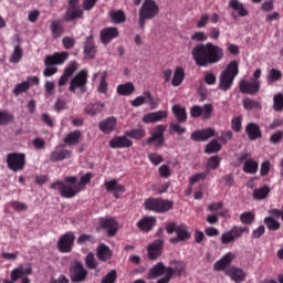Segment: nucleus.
I'll list each match as a JSON object with an SVG mask.
<instances>
[{
  "mask_svg": "<svg viewBox=\"0 0 283 283\" xmlns=\"http://www.w3.org/2000/svg\"><path fill=\"white\" fill-rule=\"evenodd\" d=\"M192 59L198 67L216 65L224 59V50L211 42L197 44L191 51Z\"/></svg>",
  "mask_w": 283,
  "mask_h": 283,
  "instance_id": "obj_1",
  "label": "nucleus"
},
{
  "mask_svg": "<svg viewBox=\"0 0 283 283\" xmlns=\"http://www.w3.org/2000/svg\"><path fill=\"white\" fill-rule=\"evenodd\" d=\"M76 177L67 176L64 180H57L50 185V189L59 191L62 198H75L83 190L85 185L92 180V174L87 172L81 177L80 182H77Z\"/></svg>",
  "mask_w": 283,
  "mask_h": 283,
  "instance_id": "obj_2",
  "label": "nucleus"
},
{
  "mask_svg": "<svg viewBox=\"0 0 283 283\" xmlns=\"http://www.w3.org/2000/svg\"><path fill=\"white\" fill-rule=\"evenodd\" d=\"M240 73L238 62L232 61L228 64L224 71H222L219 80V90L222 92H229L231 90V85H233V81H235V76Z\"/></svg>",
  "mask_w": 283,
  "mask_h": 283,
  "instance_id": "obj_3",
  "label": "nucleus"
},
{
  "mask_svg": "<svg viewBox=\"0 0 283 283\" xmlns=\"http://www.w3.org/2000/svg\"><path fill=\"white\" fill-rule=\"evenodd\" d=\"M160 9L158 8V4H156V1L154 0H144L140 9H139V28L142 30H145V23L146 21H149L157 17Z\"/></svg>",
  "mask_w": 283,
  "mask_h": 283,
  "instance_id": "obj_4",
  "label": "nucleus"
},
{
  "mask_svg": "<svg viewBox=\"0 0 283 283\" xmlns=\"http://www.w3.org/2000/svg\"><path fill=\"white\" fill-rule=\"evenodd\" d=\"M144 207L146 211H154V213H167L174 209V202L163 198L150 197L145 200Z\"/></svg>",
  "mask_w": 283,
  "mask_h": 283,
  "instance_id": "obj_5",
  "label": "nucleus"
},
{
  "mask_svg": "<svg viewBox=\"0 0 283 283\" xmlns=\"http://www.w3.org/2000/svg\"><path fill=\"white\" fill-rule=\"evenodd\" d=\"M165 132H167V125H157L144 145H154L155 149H160L165 145Z\"/></svg>",
  "mask_w": 283,
  "mask_h": 283,
  "instance_id": "obj_6",
  "label": "nucleus"
},
{
  "mask_svg": "<svg viewBox=\"0 0 283 283\" xmlns=\"http://www.w3.org/2000/svg\"><path fill=\"white\" fill-rule=\"evenodd\" d=\"M244 233H250L249 227L233 226L231 230L221 234V244H233V242H235V240H240Z\"/></svg>",
  "mask_w": 283,
  "mask_h": 283,
  "instance_id": "obj_7",
  "label": "nucleus"
},
{
  "mask_svg": "<svg viewBox=\"0 0 283 283\" xmlns=\"http://www.w3.org/2000/svg\"><path fill=\"white\" fill-rule=\"evenodd\" d=\"M7 167L10 171H23L25 169V154L10 153L7 155Z\"/></svg>",
  "mask_w": 283,
  "mask_h": 283,
  "instance_id": "obj_8",
  "label": "nucleus"
},
{
  "mask_svg": "<svg viewBox=\"0 0 283 283\" xmlns=\"http://www.w3.org/2000/svg\"><path fill=\"white\" fill-rule=\"evenodd\" d=\"M87 78L88 74L87 71L82 70L80 71L70 82V92H76V90H80L82 94H85L87 92Z\"/></svg>",
  "mask_w": 283,
  "mask_h": 283,
  "instance_id": "obj_9",
  "label": "nucleus"
},
{
  "mask_svg": "<svg viewBox=\"0 0 283 283\" xmlns=\"http://www.w3.org/2000/svg\"><path fill=\"white\" fill-rule=\"evenodd\" d=\"M24 275H32V269L30 266H19L11 271V281L8 279L3 280V283H30V279Z\"/></svg>",
  "mask_w": 283,
  "mask_h": 283,
  "instance_id": "obj_10",
  "label": "nucleus"
},
{
  "mask_svg": "<svg viewBox=\"0 0 283 283\" xmlns=\"http://www.w3.org/2000/svg\"><path fill=\"white\" fill-rule=\"evenodd\" d=\"M69 276L73 283L85 282L87 280V271L85 266H83V263L77 261L71 265Z\"/></svg>",
  "mask_w": 283,
  "mask_h": 283,
  "instance_id": "obj_11",
  "label": "nucleus"
},
{
  "mask_svg": "<svg viewBox=\"0 0 283 283\" xmlns=\"http://www.w3.org/2000/svg\"><path fill=\"white\" fill-rule=\"evenodd\" d=\"M75 240L76 235L72 231L62 234L57 240V249L60 253H72Z\"/></svg>",
  "mask_w": 283,
  "mask_h": 283,
  "instance_id": "obj_12",
  "label": "nucleus"
},
{
  "mask_svg": "<svg viewBox=\"0 0 283 283\" xmlns=\"http://www.w3.org/2000/svg\"><path fill=\"white\" fill-rule=\"evenodd\" d=\"M104 186L107 193H113V197L116 198V200L120 198V193H125L127 191L125 185L118 182L117 179H111L108 181H105Z\"/></svg>",
  "mask_w": 283,
  "mask_h": 283,
  "instance_id": "obj_13",
  "label": "nucleus"
},
{
  "mask_svg": "<svg viewBox=\"0 0 283 283\" xmlns=\"http://www.w3.org/2000/svg\"><path fill=\"white\" fill-rule=\"evenodd\" d=\"M67 158H72V151L65 149L64 144L56 146L54 150L50 153L51 163H61L67 160Z\"/></svg>",
  "mask_w": 283,
  "mask_h": 283,
  "instance_id": "obj_14",
  "label": "nucleus"
},
{
  "mask_svg": "<svg viewBox=\"0 0 283 283\" xmlns=\"http://www.w3.org/2000/svg\"><path fill=\"white\" fill-rule=\"evenodd\" d=\"M239 92H241V94H250V95L258 94L260 92V81L241 80L239 82Z\"/></svg>",
  "mask_w": 283,
  "mask_h": 283,
  "instance_id": "obj_15",
  "label": "nucleus"
},
{
  "mask_svg": "<svg viewBox=\"0 0 283 283\" xmlns=\"http://www.w3.org/2000/svg\"><path fill=\"white\" fill-rule=\"evenodd\" d=\"M216 136V129L208 127L203 129H198L191 133L190 138L195 143H205L209 140V138H213Z\"/></svg>",
  "mask_w": 283,
  "mask_h": 283,
  "instance_id": "obj_16",
  "label": "nucleus"
},
{
  "mask_svg": "<svg viewBox=\"0 0 283 283\" xmlns=\"http://www.w3.org/2000/svg\"><path fill=\"white\" fill-rule=\"evenodd\" d=\"M157 222L156 217L146 216L136 223V227L139 231L149 233V231H154V227H156Z\"/></svg>",
  "mask_w": 283,
  "mask_h": 283,
  "instance_id": "obj_17",
  "label": "nucleus"
},
{
  "mask_svg": "<svg viewBox=\"0 0 283 283\" xmlns=\"http://www.w3.org/2000/svg\"><path fill=\"white\" fill-rule=\"evenodd\" d=\"M67 56H70V54L67 52L54 53L53 55H46L44 59V65L46 67H50L53 65H63V63H65V61H67Z\"/></svg>",
  "mask_w": 283,
  "mask_h": 283,
  "instance_id": "obj_18",
  "label": "nucleus"
},
{
  "mask_svg": "<svg viewBox=\"0 0 283 283\" xmlns=\"http://www.w3.org/2000/svg\"><path fill=\"white\" fill-rule=\"evenodd\" d=\"M229 8L233 10L231 17L238 19V17H249V10L244 7V3L239 0H230Z\"/></svg>",
  "mask_w": 283,
  "mask_h": 283,
  "instance_id": "obj_19",
  "label": "nucleus"
},
{
  "mask_svg": "<svg viewBox=\"0 0 283 283\" xmlns=\"http://www.w3.org/2000/svg\"><path fill=\"white\" fill-rule=\"evenodd\" d=\"M134 145L132 139L127 138L126 135L124 136H116L109 140L111 149H127Z\"/></svg>",
  "mask_w": 283,
  "mask_h": 283,
  "instance_id": "obj_20",
  "label": "nucleus"
},
{
  "mask_svg": "<svg viewBox=\"0 0 283 283\" xmlns=\"http://www.w3.org/2000/svg\"><path fill=\"white\" fill-rule=\"evenodd\" d=\"M163 247H165V241L163 240H156L150 243L147 248L148 259L158 260L163 253Z\"/></svg>",
  "mask_w": 283,
  "mask_h": 283,
  "instance_id": "obj_21",
  "label": "nucleus"
},
{
  "mask_svg": "<svg viewBox=\"0 0 283 283\" xmlns=\"http://www.w3.org/2000/svg\"><path fill=\"white\" fill-rule=\"evenodd\" d=\"M118 28L108 27L99 32V38L102 43H104V45H107V43H109L113 39H118Z\"/></svg>",
  "mask_w": 283,
  "mask_h": 283,
  "instance_id": "obj_22",
  "label": "nucleus"
},
{
  "mask_svg": "<svg viewBox=\"0 0 283 283\" xmlns=\"http://www.w3.org/2000/svg\"><path fill=\"white\" fill-rule=\"evenodd\" d=\"M235 260V253L228 252L219 261L213 264V271H224L227 266H231V262Z\"/></svg>",
  "mask_w": 283,
  "mask_h": 283,
  "instance_id": "obj_23",
  "label": "nucleus"
},
{
  "mask_svg": "<svg viewBox=\"0 0 283 283\" xmlns=\"http://www.w3.org/2000/svg\"><path fill=\"white\" fill-rule=\"evenodd\" d=\"M85 59H94L96 56V44L94 43V35L86 36L84 42Z\"/></svg>",
  "mask_w": 283,
  "mask_h": 283,
  "instance_id": "obj_24",
  "label": "nucleus"
},
{
  "mask_svg": "<svg viewBox=\"0 0 283 283\" xmlns=\"http://www.w3.org/2000/svg\"><path fill=\"white\" fill-rule=\"evenodd\" d=\"M84 12L81 7H67L64 13V21H77V19H83Z\"/></svg>",
  "mask_w": 283,
  "mask_h": 283,
  "instance_id": "obj_25",
  "label": "nucleus"
},
{
  "mask_svg": "<svg viewBox=\"0 0 283 283\" xmlns=\"http://www.w3.org/2000/svg\"><path fill=\"white\" fill-rule=\"evenodd\" d=\"M167 118V112L166 111H158L145 114L143 116V123H146L147 125L151 123H159L160 120Z\"/></svg>",
  "mask_w": 283,
  "mask_h": 283,
  "instance_id": "obj_26",
  "label": "nucleus"
},
{
  "mask_svg": "<svg viewBox=\"0 0 283 283\" xmlns=\"http://www.w3.org/2000/svg\"><path fill=\"white\" fill-rule=\"evenodd\" d=\"M101 227L107 230L109 238H114L118 233V222L115 219L109 218L101 221Z\"/></svg>",
  "mask_w": 283,
  "mask_h": 283,
  "instance_id": "obj_27",
  "label": "nucleus"
},
{
  "mask_svg": "<svg viewBox=\"0 0 283 283\" xmlns=\"http://www.w3.org/2000/svg\"><path fill=\"white\" fill-rule=\"evenodd\" d=\"M245 134L249 140H258V138H262V130L260 129V125L255 123H249L245 126Z\"/></svg>",
  "mask_w": 283,
  "mask_h": 283,
  "instance_id": "obj_28",
  "label": "nucleus"
},
{
  "mask_svg": "<svg viewBox=\"0 0 283 283\" xmlns=\"http://www.w3.org/2000/svg\"><path fill=\"white\" fill-rule=\"evenodd\" d=\"M116 123H117L116 117L112 116L99 122L98 127L101 132H103L104 134H112V132L116 129Z\"/></svg>",
  "mask_w": 283,
  "mask_h": 283,
  "instance_id": "obj_29",
  "label": "nucleus"
},
{
  "mask_svg": "<svg viewBox=\"0 0 283 283\" xmlns=\"http://www.w3.org/2000/svg\"><path fill=\"white\" fill-rule=\"evenodd\" d=\"M227 275L235 283H242L247 280V273L240 268H230L227 271Z\"/></svg>",
  "mask_w": 283,
  "mask_h": 283,
  "instance_id": "obj_30",
  "label": "nucleus"
},
{
  "mask_svg": "<svg viewBox=\"0 0 283 283\" xmlns=\"http://www.w3.org/2000/svg\"><path fill=\"white\" fill-rule=\"evenodd\" d=\"M97 260L101 262H107V260H112V256L114 255L112 253V250L109 247H107L105 243H102L97 247Z\"/></svg>",
  "mask_w": 283,
  "mask_h": 283,
  "instance_id": "obj_31",
  "label": "nucleus"
},
{
  "mask_svg": "<svg viewBox=\"0 0 283 283\" xmlns=\"http://www.w3.org/2000/svg\"><path fill=\"white\" fill-rule=\"evenodd\" d=\"M165 273H167V268H165L163 262H159L148 271L147 279L156 280V277H160V275H165Z\"/></svg>",
  "mask_w": 283,
  "mask_h": 283,
  "instance_id": "obj_32",
  "label": "nucleus"
},
{
  "mask_svg": "<svg viewBox=\"0 0 283 283\" xmlns=\"http://www.w3.org/2000/svg\"><path fill=\"white\" fill-rule=\"evenodd\" d=\"M81 138H83V133L81 130H72L65 135L63 143L65 145H78L81 143Z\"/></svg>",
  "mask_w": 283,
  "mask_h": 283,
  "instance_id": "obj_33",
  "label": "nucleus"
},
{
  "mask_svg": "<svg viewBox=\"0 0 283 283\" xmlns=\"http://www.w3.org/2000/svg\"><path fill=\"white\" fill-rule=\"evenodd\" d=\"M50 30H51V36L53 39H61V36H63L65 32V28L63 27V24H61L59 20L51 21Z\"/></svg>",
  "mask_w": 283,
  "mask_h": 283,
  "instance_id": "obj_34",
  "label": "nucleus"
},
{
  "mask_svg": "<svg viewBox=\"0 0 283 283\" xmlns=\"http://www.w3.org/2000/svg\"><path fill=\"white\" fill-rule=\"evenodd\" d=\"M104 108H105V103L95 102V103L88 104V105L84 108V112H85V114H87L88 116H96V114H101V112H103Z\"/></svg>",
  "mask_w": 283,
  "mask_h": 283,
  "instance_id": "obj_35",
  "label": "nucleus"
},
{
  "mask_svg": "<svg viewBox=\"0 0 283 283\" xmlns=\"http://www.w3.org/2000/svg\"><path fill=\"white\" fill-rule=\"evenodd\" d=\"M136 92V86H134V83L127 82L125 84H119L117 86V94L119 96H132Z\"/></svg>",
  "mask_w": 283,
  "mask_h": 283,
  "instance_id": "obj_36",
  "label": "nucleus"
},
{
  "mask_svg": "<svg viewBox=\"0 0 283 283\" xmlns=\"http://www.w3.org/2000/svg\"><path fill=\"white\" fill-rule=\"evenodd\" d=\"M171 109L177 123H187V108L176 104Z\"/></svg>",
  "mask_w": 283,
  "mask_h": 283,
  "instance_id": "obj_37",
  "label": "nucleus"
},
{
  "mask_svg": "<svg viewBox=\"0 0 283 283\" xmlns=\"http://www.w3.org/2000/svg\"><path fill=\"white\" fill-rule=\"evenodd\" d=\"M124 134L125 136H127V138H133V140H143V138L147 136V130H145V128L143 127H139V128L126 130Z\"/></svg>",
  "mask_w": 283,
  "mask_h": 283,
  "instance_id": "obj_38",
  "label": "nucleus"
},
{
  "mask_svg": "<svg viewBox=\"0 0 283 283\" xmlns=\"http://www.w3.org/2000/svg\"><path fill=\"white\" fill-rule=\"evenodd\" d=\"M112 23L120 25V23H125L127 21V17L125 15V11L117 10V11H109L108 13Z\"/></svg>",
  "mask_w": 283,
  "mask_h": 283,
  "instance_id": "obj_39",
  "label": "nucleus"
},
{
  "mask_svg": "<svg viewBox=\"0 0 283 283\" xmlns=\"http://www.w3.org/2000/svg\"><path fill=\"white\" fill-rule=\"evenodd\" d=\"M185 81V69L184 67H176L171 84L174 87H178L179 85H182V82Z\"/></svg>",
  "mask_w": 283,
  "mask_h": 283,
  "instance_id": "obj_40",
  "label": "nucleus"
},
{
  "mask_svg": "<svg viewBox=\"0 0 283 283\" xmlns=\"http://www.w3.org/2000/svg\"><path fill=\"white\" fill-rule=\"evenodd\" d=\"M176 235L178 237V240H181V242L191 240V232H189L186 224H180L177 227Z\"/></svg>",
  "mask_w": 283,
  "mask_h": 283,
  "instance_id": "obj_41",
  "label": "nucleus"
},
{
  "mask_svg": "<svg viewBox=\"0 0 283 283\" xmlns=\"http://www.w3.org/2000/svg\"><path fill=\"white\" fill-rule=\"evenodd\" d=\"M97 92L98 94H107L109 92V84L107 83V73H103L99 83L97 85Z\"/></svg>",
  "mask_w": 283,
  "mask_h": 283,
  "instance_id": "obj_42",
  "label": "nucleus"
},
{
  "mask_svg": "<svg viewBox=\"0 0 283 283\" xmlns=\"http://www.w3.org/2000/svg\"><path fill=\"white\" fill-rule=\"evenodd\" d=\"M259 164L253 159H248L243 164L244 174H258Z\"/></svg>",
  "mask_w": 283,
  "mask_h": 283,
  "instance_id": "obj_43",
  "label": "nucleus"
},
{
  "mask_svg": "<svg viewBox=\"0 0 283 283\" xmlns=\"http://www.w3.org/2000/svg\"><path fill=\"white\" fill-rule=\"evenodd\" d=\"M269 193H271V188H269V186H263L253 191V199L254 200H264V198H266V196H269Z\"/></svg>",
  "mask_w": 283,
  "mask_h": 283,
  "instance_id": "obj_44",
  "label": "nucleus"
},
{
  "mask_svg": "<svg viewBox=\"0 0 283 283\" xmlns=\"http://www.w3.org/2000/svg\"><path fill=\"white\" fill-rule=\"evenodd\" d=\"M222 149V145L218 143V140L212 139L208 145H206L205 153L206 154H218Z\"/></svg>",
  "mask_w": 283,
  "mask_h": 283,
  "instance_id": "obj_45",
  "label": "nucleus"
},
{
  "mask_svg": "<svg viewBox=\"0 0 283 283\" xmlns=\"http://www.w3.org/2000/svg\"><path fill=\"white\" fill-rule=\"evenodd\" d=\"M276 81H282V71L272 69L268 74V83L272 85V83H276Z\"/></svg>",
  "mask_w": 283,
  "mask_h": 283,
  "instance_id": "obj_46",
  "label": "nucleus"
},
{
  "mask_svg": "<svg viewBox=\"0 0 283 283\" xmlns=\"http://www.w3.org/2000/svg\"><path fill=\"white\" fill-rule=\"evenodd\" d=\"M243 107L244 109H262V104L255 99L245 97L243 98Z\"/></svg>",
  "mask_w": 283,
  "mask_h": 283,
  "instance_id": "obj_47",
  "label": "nucleus"
},
{
  "mask_svg": "<svg viewBox=\"0 0 283 283\" xmlns=\"http://www.w3.org/2000/svg\"><path fill=\"white\" fill-rule=\"evenodd\" d=\"M213 116V104H205L201 106L202 120H209Z\"/></svg>",
  "mask_w": 283,
  "mask_h": 283,
  "instance_id": "obj_48",
  "label": "nucleus"
},
{
  "mask_svg": "<svg viewBox=\"0 0 283 283\" xmlns=\"http://www.w3.org/2000/svg\"><path fill=\"white\" fill-rule=\"evenodd\" d=\"M264 224L270 231H277L281 227L280 221L275 220L273 217H265Z\"/></svg>",
  "mask_w": 283,
  "mask_h": 283,
  "instance_id": "obj_49",
  "label": "nucleus"
},
{
  "mask_svg": "<svg viewBox=\"0 0 283 283\" xmlns=\"http://www.w3.org/2000/svg\"><path fill=\"white\" fill-rule=\"evenodd\" d=\"M85 264L86 269H90L91 271L96 270L98 266V261H96V258L94 256V253L90 252L85 258Z\"/></svg>",
  "mask_w": 283,
  "mask_h": 283,
  "instance_id": "obj_50",
  "label": "nucleus"
},
{
  "mask_svg": "<svg viewBox=\"0 0 283 283\" xmlns=\"http://www.w3.org/2000/svg\"><path fill=\"white\" fill-rule=\"evenodd\" d=\"M242 224H253L255 222V213L248 211L240 214Z\"/></svg>",
  "mask_w": 283,
  "mask_h": 283,
  "instance_id": "obj_51",
  "label": "nucleus"
},
{
  "mask_svg": "<svg viewBox=\"0 0 283 283\" xmlns=\"http://www.w3.org/2000/svg\"><path fill=\"white\" fill-rule=\"evenodd\" d=\"M273 109L274 112H282L283 109V94L277 93L273 97Z\"/></svg>",
  "mask_w": 283,
  "mask_h": 283,
  "instance_id": "obj_52",
  "label": "nucleus"
},
{
  "mask_svg": "<svg viewBox=\"0 0 283 283\" xmlns=\"http://www.w3.org/2000/svg\"><path fill=\"white\" fill-rule=\"evenodd\" d=\"M30 90V82H21L17 84L13 88L14 96H19V94H23V92H28Z\"/></svg>",
  "mask_w": 283,
  "mask_h": 283,
  "instance_id": "obj_53",
  "label": "nucleus"
},
{
  "mask_svg": "<svg viewBox=\"0 0 283 283\" xmlns=\"http://www.w3.org/2000/svg\"><path fill=\"white\" fill-rule=\"evenodd\" d=\"M118 280V272L111 270L106 275L103 276L101 283H116Z\"/></svg>",
  "mask_w": 283,
  "mask_h": 283,
  "instance_id": "obj_54",
  "label": "nucleus"
},
{
  "mask_svg": "<svg viewBox=\"0 0 283 283\" xmlns=\"http://www.w3.org/2000/svg\"><path fill=\"white\" fill-rule=\"evenodd\" d=\"M14 120V115L9 112L0 111V125H9Z\"/></svg>",
  "mask_w": 283,
  "mask_h": 283,
  "instance_id": "obj_55",
  "label": "nucleus"
},
{
  "mask_svg": "<svg viewBox=\"0 0 283 283\" xmlns=\"http://www.w3.org/2000/svg\"><path fill=\"white\" fill-rule=\"evenodd\" d=\"M21 59H23V50L18 45L14 48L10 62L17 64L19 61H21Z\"/></svg>",
  "mask_w": 283,
  "mask_h": 283,
  "instance_id": "obj_56",
  "label": "nucleus"
},
{
  "mask_svg": "<svg viewBox=\"0 0 283 283\" xmlns=\"http://www.w3.org/2000/svg\"><path fill=\"white\" fill-rule=\"evenodd\" d=\"M87 242H91L92 244H94V242H96V238H94V235L92 234H81L77 238V244H87Z\"/></svg>",
  "mask_w": 283,
  "mask_h": 283,
  "instance_id": "obj_57",
  "label": "nucleus"
},
{
  "mask_svg": "<svg viewBox=\"0 0 283 283\" xmlns=\"http://www.w3.org/2000/svg\"><path fill=\"white\" fill-rule=\"evenodd\" d=\"M231 127L233 132H235L237 134H240V132H242V117L237 116L232 118Z\"/></svg>",
  "mask_w": 283,
  "mask_h": 283,
  "instance_id": "obj_58",
  "label": "nucleus"
},
{
  "mask_svg": "<svg viewBox=\"0 0 283 283\" xmlns=\"http://www.w3.org/2000/svg\"><path fill=\"white\" fill-rule=\"evenodd\" d=\"M220 167V157L212 156L208 159L207 169H218Z\"/></svg>",
  "mask_w": 283,
  "mask_h": 283,
  "instance_id": "obj_59",
  "label": "nucleus"
},
{
  "mask_svg": "<svg viewBox=\"0 0 283 283\" xmlns=\"http://www.w3.org/2000/svg\"><path fill=\"white\" fill-rule=\"evenodd\" d=\"M207 176H209V171L196 174L192 177H190L189 184L196 185V182H200V180H205V178H207Z\"/></svg>",
  "mask_w": 283,
  "mask_h": 283,
  "instance_id": "obj_60",
  "label": "nucleus"
},
{
  "mask_svg": "<svg viewBox=\"0 0 283 283\" xmlns=\"http://www.w3.org/2000/svg\"><path fill=\"white\" fill-rule=\"evenodd\" d=\"M62 44L65 50H72V48H74V45L76 44V40L72 36H64L62 39Z\"/></svg>",
  "mask_w": 283,
  "mask_h": 283,
  "instance_id": "obj_61",
  "label": "nucleus"
},
{
  "mask_svg": "<svg viewBox=\"0 0 283 283\" xmlns=\"http://www.w3.org/2000/svg\"><path fill=\"white\" fill-rule=\"evenodd\" d=\"M170 132H175L179 136L187 133V128L180 126L178 123H170Z\"/></svg>",
  "mask_w": 283,
  "mask_h": 283,
  "instance_id": "obj_62",
  "label": "nucleus"
},
{
  "mask_svg": "<svg viewBox=\"0 0 283 283\" xmlns=\"http://www.w3.org/2000/svg\"><path fill=\"white\" fill-rule=\"evenodd\" d=\"M174 277V268H167L166 275L163 279H159L157 283H169Z\"/></svg>",
  "mask_w": 283,
  "mask_h": 283,
  "instance_id": "obj_63",
  "label": "nucleus"
},
{
  "mask_svg": "<svg viewBox=\"0 0 283 283\" xmlns=\"http://www.w3.org/2000/svg\"><path fill=\"white\" fill-rule=\"evenodd\" d=\"M280 140H283V132L282 130H277L276 133H274L270 136V143H272V145H277V143H280Z\"/></svg>",
  "mask_w": 283,
  "mask_h": 283,
  "instance_id": "obj_64",
  "label": "nucleus"
}]
</instances>
